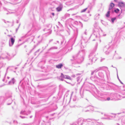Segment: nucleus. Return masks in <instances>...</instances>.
<instances>
[{
    "label": "nucleus",
    "instance_id": "423d86ee",
    "mask_svg": "<svg viewBox=\"0 0 125 125\" xmlns=\"http://www.w3.org/2000/svg\"><path fill=\"white\" fill-rule=\"evenodd\" d=\"M110 16V11H108L107 13L106 14V16L107 17H109Z\"/></svg>",
    "mask_w": 125,
    "mask_h": 125
},
{
    "label": "nucleus",
    "instance_id": "f8f14e48",
    "mask_svg": "<svg viewBox=\"0 0 125 125\" xmlns=\"http://www.w3.org/2000/svg\"><path fill=\"white\" fill-rule=\"evenodd\" d=\"M75 75H73L72 76V77H75Z\"/></svg>",
    "mask_w": 125,
    "mask_h": 125
},
{
    "label": "nucleus",
    "instance_id": "dca6fc26",
    "mask_svg": "<svg viewBox=\"0 0 125 125\" xmlns=\"http://www.w3.org/2000/svg\"><path fill=\"white\" fill-rule=\"evenodd\" d=\"M67 83H68V82H66Z\"/></svg>",
    "mask_w": 125,
    "mask_h": 125
},
{
    "label": "nucleus",
    "instance_id": "f03ea898",
    "mask_svg": "<svg viewBox=\"0 0 125 125\" xmlns=\"http://www.w3.org/2000/svg\"><path fill=\"white\" fill-rule=\"evenodd\" d=\"M118 5L122 7H123L125 6V4L123 2H119Z\"/></svg>",
    "mask_w": 125,
    "mask_h": 125
},
{
    "label": "nucleus",
    "instance_id": "4468645a",
    "mask_svg": "<svg viewBox=\"0 0 125 125\" xmlns=\"http://www.w3.org/2000/svg\"><path fill=\"white\" fill-rule=\"evenodd\" d=\"M52 15L54 16V13H52Z\"/></svg>",
    "mask_w": 125,
    "mask_h": 125
},
{
    "label": "nucleus",
    "instance_id": "7ed1b4c3",
    "mask_svg": "<svg viewBox=\"0 0 125 125\" xmlns=\"http://www.w3.org/2000/svg\"><path fill=\"white\" fill-rule=\"evenodd\" d=\"M115 4L114 3H111L109 6V10H110L112 9L114 7Z\"/></svg>",
    "mask_w": 125,
    "mask_h": 125
},
{
    "label": "nucleus",
    "instance_id": "f257e3e1",
    "mask_svg": "<svg viewBox=\"0 0 125 125\" xmlns=\"http://www.w3.org/2000/svg\"><path fill=\"white\" fill-rule=\"evenodd\" d=\"M61 75L62 76H63L65 79L72 80L70 76L67 75L64 76L62 73Z\"/></svg>",
    "mask_w": 125,
    "mask_h": 125
},
{
    "label": "nucleus",
    "instance_id": "0eeeda50",
    "mask_svg": "<svg viewBox=\"0 0 125 125\" xmlns=\"http://www.w3.org/2000/svg\"><path fill=\"white\" fill-rule=\"evenodd\" d=\"M11 41L12 43V45H13L14 44V40L13 38H11Z\"/></svg>",
    "mask_w": 125,
    "mask_h": 125
},
{
    "label": "nucleus",
    "instance_id": "39448f33",
    "mask_svg": "<svg viewBox=\"0 0 125 125\" xmlns=\"http://www.w3.org/2000/svg\"><path fill=\"white\" fill-rule=\"evenodd\" d=\"M62 9V8L61 7H59L56 8V10L58 11H61Z\"/></svg>",
    "mask_w": 125,
    "mask_h": 125
},
{
    "label": "nucleus",
    "instance_id": "9b49d317",
    "mask_svg": "<svg viewBox=\"0 0 125 125\" xmlns=\"http://www.w3.org/2000/svg\"><path fill=\"white\" fill-rule=\"evenodd\" d=\"M110 99V98L109 97H108L107 98V100L109 101V100Z\"/></svg>",
    "mask_w": 125,
    "mask_h": 125
},
{
    "label": "nucleus",
    "instance_id": "2eb2a0df",
    "mask_svg": "<svg viewBox=\"0 0 125 125\" xmlns=\"http://www.w3.org/2000/svg\"><path fill=\"white\" fill-rule=\"evenodd\" d=\"M114 1L115 2H116L117 1V0H114Z\"/></svg>",
    "mask_w": 125,
    "mask_h": 125
},
{
    "label": "nucleus",
    "instance_id": "9d476101",
    "mask_svg": "<svg viewBox=\"0 0 125 125\" xmlns=\"http://www.w3.org/2000/svg\"><path fill=\"white\" fill-rule=\"evenodd\" d=\"M116 19V18H112L111 19V21H112L113 22H114V21L115 20V19Z\"/></svg>",
    "mask_w": 125,
    "mask_h": 125
},
{
    "label": "nucleus",
    "instance_id": "20e7f679",
    "mask_svg": "<svg viewBox=\"0 0 125 125\" xmlns=\"http://www.w3.org/2000/svg\"><path fill=\"white\" fill-rule=\"evenodd\" d=\"M62 66L63 65L62 63H60L56 65V67L58 69L61 68Z\"/></svg>",
    "mask_w": 125,
    "mask_h": 125
},
{
    "label": "nucleus",
    "instance_id": "6e6552de",
    "mask_svg": "<svg viewBox=\"0 0 125 125\" xmlns=\"http://www.w3.org/2000/svg\"><path fill=\"white\" fill-rule=\"evenodd\" d=\"M87 9V8H86L85 9H83V10H82L81 11V12L82 13V12H85L86 10Z\"/></svg>",
    "mask_w": 125,
    "mask_h": 125
},
{
    "label": "nucleus",
    "instance_id": "ddd939ff",
    "mask_svg": "<svg viewBox=\"0 0 125 125\" xmlns=\"http://www.w3.org/2000/svg\"><path fill=\"white\" fill-rule=\"evenodd\" d=\"M14 78H13L12 79V80H13V83H14Z\"/></svg>",
    "mask_w": 125,
    "mask_h": 125
},
{
    "label": "nucleus",
    "instance_id": "1a4fd4ad",
    "mask_svg": "<svg viewBox=\"0 0 125 125\" xmlns=\"http://www.w3.org/2000/svg\"><path fill=\"white\" fill-rule=\"evenodd\" d=\"M119 11V10L118 9H117L116 10H114V11L116 12H118Z\"/></svg>",
    "mask_w": 125,
    "mask_h": 125
}]
</instances>
